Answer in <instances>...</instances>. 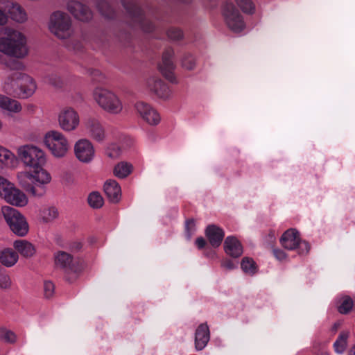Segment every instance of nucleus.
Listing matches in <instances>:
<instances>
[{"label":"nucleus","mask_w":355,"mask_h":355,"mask_svg":"<svg viewBox=\"0 0 355 355\" xmlns=\"http://www.w3.org/2000/svg\"><path fill=\"white\" fill-rule=\"evenodd\" d=\"M4 200L7 203L17 207H25L28 202L26 194L15 186L13 187Z\"/></svg>","instance_id":"18"},{"label":"nucleus","mask_w":355,"mask_h":355,"mask_svg":"<svg viewBox=\"0 0 355 355\" xmlns=\"http://www.w3.org/2000/svg\"><path fill=\"white\" fill-rule=\"evenodd\" d=\"M0 53L17 59L28 53L27 39L21 31L10 27L0 29Z\"/></svg>","instance_id":"2"},{"label":"nucleus","mask_w":355,"mask_h":355,"mask_svg":"<svg viewBox=\"0 0 355 355\" xmlns=\"http://www.w3.org/2000/svg\"><path fill=\"white\" fill-rule=\"evenodd\" d=\"M58 122L63 131L70 132L76 130L80 125V115L74 108L65 107L59 112Z\"/></svg>","instance_id":"8"},{"label":"nucleus","mask_w":355,"mask_h":355,"mask_svg":"<svg viewBox=\"0 0 355 355\" xmlns=\"http://www.w3.org/2000/svg\"><path fill=\"white\" fill-rule=\"evenodd\" d=\"M55 291V286L53 282L50 281H46L44 284V295L46 298H51L53 294Z\"/></svg>","instance_id":"43"},{"label":"nucleus","mask_w":355,"mask_h":355,"mask_svg":"<svg viewBox=\"0 0 355 355\" xmlns=\"http://www.w3.org/2000/svg\"><path fill=\"white\" fill-rule=\"evenodd\" d=\"M13 246L21 256L26 258L33 257L35 253L34 245L26 240H17Z\"/></svg>","instance_id":"27"},{"label":"nucleus","mask_w":355,"mask_h":355,"mask_svg":"<svg viewBox=\"0 0 355 355\" xmlns=\"http://www.w3.org/2000/svg\"><path fill=\"white\" fill-rule=\"evenodd\" d=\"M146 88L153 95L163 100H168L171 96L168 86L159 78L152 76L146 80Z\"/></svg>","instance_id":"11"},{"label":"nucleus","mask_w":355,"mask_h":355,"mask_svg":"<svg viewBox=\"0 0 355 355\" xmlns=\"http://www.w3.org/2000/svg\"><path fill=\"white\" fill-rule=\"evenodd\" d=\"M133 166L131 164L126 162L118 163L114 168V175L119 178H125L132 171Z\"/></svg>","instance_id":"30"},{"label":"nucleus","mask_w":355,"mask_h":355,"mask_svg":"<svg viewBox=\"0 0 355 355\" xmlns=\"http://www.w3.org/2000/svg\"><path fill=\"white\" fill-rule=\"evenodd\" d=\"M322 355H329V354L327 352H324V353H322Z\"/></svg>","instance_id":"58"},{"label":"nucleus","mask_w":355,"mask_h":355,"mask_svg":"<svg viewBox=\"0 0 355 355\" xmlns=\"http://www.w3.org/2000/svg\"><path fill=\"white\" fill-rule=\"evenodd\" d=\"M225 253L232 257H239L243 253V247L240 241L234 236H227L224 242Z\"/></svg>","instance_id":"24"},{"label":"nucleus","mask_w":355,"mask_h":355,"mask_svg":"<svg viewBox=\"0 0 355 355\" xmlns=\"http://www.w3.org/2000/svg\"><path fill=\"white\" fill-rule=\"evenodd\" d=\"M99 11L107 17H110V6L106 1H101L98 4Z\"/></svg>","instance_id":"44"},{"label":"nucleus","mask_w":355,"mask_h":355,"mask_svg":"<svg viewBox=\"0 0 355 355\" xmlns=\"http://www.w3.org/2000/svg\"><path fill=\"white\" fill-rule=\"evenodd\" d=\"M0 340L7 343H14L16 341V336L12 331L0 327Z\"/></svg>","instance_id":"38"},{"label":"nucleus","mask_w":355,"mask_h":355,"mask_svg":"<svg viewBox=\"0 0 355 355\" xmlns=\"http://www.w3.org/2000/svg\"><path fill=\"white\" fill-rule=\"evenodd\" d=\"M58 215V211L55 207H46L40 211V219L44 223H49L55 220Z\"/></svg>","instance_id":"31"},{"label":"nucleus","mask_w":355,"mask_h":355,"mask_svg":"<svg viewBox=\"0 0 355 355\" xmlns=\"http://www.w3.org/2000/svg\"><path fill=\"white\" fill-rule=\"evenodd\" d=\"M43 142L51 155L56 158L64 157L70 148L68 139L58 130H50L46 132Z\"/></svg>","instance_id":"4"},{"label":"nucleus","mask_w":355,"mask_h":355,"mask_svg":"<svg viewBox=\"0 0 355 355\" xmlns=\"http://www.w3.org/2000/svg\"><path fill=\"white\" fill-rule=\"evenodd\" d=\"M236 6L243 13L252 15L255 12V5L252 0H234Z\"/></svg>","instance_id":"33"},{"label":"nucleus","mask_w":355,"mask_h":355,"mask_svg":"<svg viewBox=\"0 0 355 355\" xmlns=\"http://www.w3.org/2000/svg\"><path fill=\"white\" fill-rule=\"evenodd\" d=\"M104 191L110 201L118 202L121 197V189L119 184L114 180H107L104 184Z\"/></svg>","instance_id":"25"},{"label":"nucleus","mask_w":355,"mask_h":355,"mask_svg":"<svg viewBox=\"0 0 355 355\" xmlns=\"http://www.w3.org/2000/svg\"><path fill=\"white\" fill-rule=\"evenodd\" d=\"M92 96L95 102L105 112L112 114H119L122 112V101L113 91L97 87L94 89Z\"/></svg>","instance_id":"3"},{"label":"nucleus","mask_w":355,"mask_h":355,"mask_svg":"<svg viewBox=\"0 0 355 355\" xmlns=\"http://www.w3.org/2000/svg\"><path fill=\"white\" fill-rule=\"evenodd\" d=\"M338 327H339V324L336 323V324H334V329H335V330H336V329H337V328H338Z\"/></svg>","instance_id":"57"},{"label":"nucleus","mask_w":355,"mask_h":355,"mask_svg":"<svg viewBox=\"0 0 355 355\" xmlns=\"http://www.w3.org/2000/svg\"><path fill=\"white\" fill-rule=\"evenodd\" d=\"M11 284L12 282L10 276L5 272H0V288L9 289Z\"/></svg>","instance_id":"41"},{"label":"nucleus","mask_w":355,"mask_h":355,"mask_svg":"<svg viewBox=\"0 0 355 355\" xmlns=\"http://www.w3.org/2000/svg\"><path fill=\"white\" fill-rule=\"evenodd\" d=\"M349 354V355H355V345L352 347Z\"/></svg>","instance_id":"54"},{"label":"nucleus","mask_w":355,"mask_h":355,"mask_svg":"<svg viewBox=\"0 0 355 355\" xmlns=\"http://www.w3.org/2000/svg\"><path fill=\"white\" fill-rule=\"evenodd\" d=\"M205 234L211 246L218 248L222 243L225 232L220 227L215 225H209L206 228Z\"/></svg>","instance_id":"22"},{"label":"nucleus","mask_w":355,"mask_h":355,"mask_svg":"<svg viewBox=\"0 0 355 355\" xmlns=\"http://www.w3.org/2000/svg\"><path fill=\"white\" fill-rule=\"evenodd\" d=\"M17 157L25 167L33 169L17 173L18 185L31 196H44L46 186L52 179L50 173L44 168L47 160L44 150L35 144H24L17 148Z\"/></svg>","instance_id":"1"},{"label":"nucleus","mask_w":355,"mask_h":355,"mask_svg":"<svg viewBox=\"0 0 355 355\" xmlns=\"http://www.w3.org/2000/svg\"><path fill=\"white\" fill-rule=\"evenodd\" d=\"M0 63L5 64L8 68H9L11 70L19 71L24 68V66L22 62L17 60L6 61V60L1 55H0Z\"/></svg>","instance_id":"39"},{"label":"nucleus","mask_w":355,"mask_h":355,"mask_svg":"<svg viewBox=\"0 0 355 355\" xmlns=\"http://www.w3.org/2000/svg\"><path fill=\"white\" fill-rule=\"evenodd\" d=\"M14 186L12 182L0 175V198L5 200Z\"/></svg>","instance_id":"34"},{"label":"nucleus","mask_w":355,"mask_h":355,"mask_svg":"<svg viewBox=\"0 0 355 355\" xmlns=\"http://www.w3.org/2000/svg\"><path fill=\"white\" fill-rule=\"evenodd\" d=\"M91 76L94 81L98 83H103L105 80V75L98 69H93Z\"/></svg>","instance_id":"45"},{"label":"nucleus","mask_w":355,"mask_h":355,"mask_svg":"<svg viewBox=\"0 0 355 355\" xmlns=\"http://www.w3.org/2000/svg\"><path fill=\"white\" fill-rule=\"evenodd\" d=\"M300 239L298 232L294 229H289L283 234L280 242L284 248L293 250L297 249Z\"/></svg>","instance_id":"23"},{"label":"nucleus","mask_w":355,"mask_h":355,"mask_svg":"<svg viewBox=\"0 0 355 355\" xmlns=\"http://www.w3.org/2000/svg\"><path fill=\"white\" fill-rule=\"evenodd\" d=\"M49 29L52 33L60 39H66L73 34L71 21L69 15L57 11L50 18Z\"/></svg>","instance_id":"7"},{"label":"nucleus","mask_w":355,"mask_h":355,"mask_svg":"<svg viewBox=\"0 0 355 355\" xmlns=\"http://www.w3.org/2000/svg\"><path fill=\"white\" fill-rule=\"evenodd\" d=\"M21 74L19 71H15L6 78L3 84V89L8 94L18 97Z\"/></svg>","instance_id":"19"},{"label":"nucleus","mask_w":355,"mask_h":355,"mask_svg":"<svg viewBox=\"0 0 355 355\" xmlns=\"http://www.w3.org/2000/svg\"><path fill=\"white\" fill-rule=\"evenodd\" d=\"M182 66L187 70H193L196 66L193 56L190 53H185L182 59Z\"/></svg>","instance_id":"40"},{"label":"nucleus","mask_w":355,"mask_h":355,"mask_svg":"<svg viewBox=\"0 0 355 355\" xmlns=\"http://www.w3.org/2000/svg\"><path fill=\"white\" fill-rule=\"evenodd\" d=\"M353 306V300L351 297L346 296L341 299L340 304L338 307V311L341 314H347L352 309Z\"/></svg>","instance_id":"36"},{"label":"nucleus","mask_w":355,"mask_h":355,"mask_svg":"<svg viewBox=\"0 0 355 355\" xmlns=\"http://www.w3.org/2000/svg\"><path fill=\"white\" fill-rule=\"evenodd\" d=\"M221 266H222V267H223L227 270H232L235 268L234 264L230 259H226V260L223 261V262L221 263Z\"/></svg>","instance_id":"50"},{"label":"nucleus","mask_w":355,"mask_h":355,"mask_svg":"<svg viewBox=\"0 0 355 355\" xmlns=\"http://www.w3.org/2000/svg\"><path fill=\"white\" fill-rule=\"evenodd\" d=\"M19 165L17 155L8 148L0 145V169L14 170Z\"/></svg>","instance_id":"14"},{"label":"nucleus","mask_w":355,"mask_h":355,"mask_svg":"<svg viewBox=\"0 0 355 355\" xmlns=\"http://www.w3.org/2000/svg\"><path fill=\"white\" fill-rule=\"evenodd\" d=\"M5 207H10V206H0V223L2 221L3 218H4V208Z\"/></svg>","instance_id":"53"},{"label":"nucleus","mask_w":355,"mask_h":355,"mask_svg":"<svg viewBox=\"0 0 355 355\" xmlns=\"http://www.w3.org/2000/svg\"><path fill=\"white\" fill-rule=\"evenodd\" d=\"M0 107L14 113H18L21 110V105L17 101L1 94H0Z\"/></svg>","instance_id":"29"},{"label":"nucleus","mask_w":355,"mask_h":355,"mask_svg":"<svg viewBox=\"0 0 355 355\" xmlns=\"http://www.w3.org/2000/svg\"><path fill=\"white\" fill-rule=\"evenodd\" d=\"M269 236L271 237V239H275V232H271Z\"/></svg>","instance_id":"55"},{"label":"nucleus","mask_w":355,"mask_h":355,"mask_svg":"<svg viewBox=\"0 0 355 355\" xmlns=\"http://www.w3.org/2000/svg\"><path fill=\"white\" fill-rule=\"evenodd\" d=\"M69 11L78 20L85 21L89 20L92 17L90 10L82 3L71 1L67 5Z\"/></svg>","instance_id":"16"},{"label":"nucleus","mask_w":355,"mask_h":355,"mask_svg":"<svg viewBox=\"0 0 355 355\" xmlns=\"http://www.w3.org/2000/svg\"><path fill=\"white\" fill-rule=\"evenodd\" d=\"M8 22V16L4 11L0 9V26H3Z\"/></svg>","instance_id":"51"},{"label":"nucleus","mask_w":355,"mask_h":355,"mask_svg":"<svg viewBox=\"0 0 355 355\" xmlns=\"http://www.w3.org/2000/svg\"><path fill=\"white\" fill-rule=\"evenodd\" d=\"M210 339V332L206 323L200 324L195 333V347L197 350L203 349Z\"/></svg>","instance_id":"20"},{"label":"nucleus","mask_w":355,"mask_h":355,"mask_svg":"<svg viewBox=\"0 0 355 355\" xmlns=\"http://www.w3.org/2000/svg\"><path fill=\"white\" fill-rule=\"evenodd\" d=\"M18 97L26 98L31 96L37 89L35 80L26 74H21Z\"/></svg>","instance_id":"17"},{"label":"nucleus","mask_w":355,"mask_h":355,"mask_svg":"<svg viewBox=\"0 0 355 355\" xmlns=\"http://www.w3.org/2000/svg\"><path fill=\"white\" fill-rule=\"evenodd\" d=\"M18 259V254L10 248H6L0 252V262L6 267L14 266Z\"/></svg>","instance_id":"28"},{"label":"nucleus","mask_w":355,"mask_h":355,"mask_svg":"<svg viewBox=\"0 0 355 355\" xmlns=\"http://www.w3.org/2000/svg\"><path fill=\"white\" fill-rule=\"evenodd\" d=\"M222 16L225 26L230 31L239 33L245 30L246 24L244 17L233 2L227 1L223 3Z\"/></svg>","instance_id":"5"},{"label":"nucleus","mask_w":355,"mask_h":355,"mask_svg":"<svg viewBox=\"0 0 355 355\" xmlns=\"http://www.w3.org/2000/svg\"><path fill=\"white\" fill-rule=\"evenodd\" d=\"M173 50L171 48L166 49L163 53L162 63L159 64L161 73L170 80H172L173 78V71L175 69L173 61Z\"/></svg>","instance_id":"15"},{"label":"nucleus","mask_w":355,"mask_h":355,"mask_svg":"<svg viewBox=\"0 0 355 355\" xmlns=\"http://www.w3.org/2000/svg\"><path fill=\"white\" fill-rule=\"evenodd\" d=\"M242 270L248 274L254 275L257 272V265L254 260L249 257H244L241 263Z\"/></svg>","instance_id":"35"},{"label":"nucleus","mask_w":355,"mask_h":355,"mask_svg":"<svg viewBox=\"0 0 355 355\" xmlns=\"http://www.w3.org/2000/svg\"><path fill=\"white\" fill-rule=\"evenodd\" d=\"M85 129L89 137L98 142L106 139L105 129L101 122L94 118H89L85 122Z\"/></svg>","instance_id":"13"},{"label":"nucleus","mask_w":355,"mask_h":355,"mask_svg":"<svg viewBox=\"0 0 355 355\" xmlns=\"http://www.w3.org/2000/svg\"><path fill=\"white\" fill-rule=\"evenodd\" d=\"M88 203L93 208H100L103 205V199L98 192H92L88 196Z\"/></svg>","instance_id":"37"},{"label":"nucleus","mask_w":355,"mask_h":355,"mask_svg":"<svg viewBox=\"0 0 355 355\" xmlns=\"http://www.w3.org/2000/svg\"><path fill=\"white\" fill-rule=\"evenodd\" d=\"M273 254L278 260L280 261L285 259L286 257L285 252L279 249H274Z\"/></svg>","instance_id":"49"},{"label":"nucleus","mask_w":355,"mask_h":355,"mask_svg":"<svg viewBox=\"0 0 355 355\" xmlns=\"http://www.w3.org/2000/svg\"><path fill=\"white\" fill-rule=\"evenodd\" d=\"M120 153V149L116 146H113L107 150V155L111 158H116Z\"/></svg>","instance_id":"47"},{"label":"nucleus","mask_w":355,"mask_h":355,"mask_svg":"<svg viewBox=\"0 0 355 355\" xmlns=\"http://www.w3.org/2000/svg\"><path fill=\"white\" fill-rule=\"evenodd\" d=\"M186 229L189 234V237L191 236V233L195 230V221L193 220H189L186 223Z\"/></svg>","instance_id":"48"},{"label":"nucleus","mask_w":355,"mask_h":355,"mask_svg":"<svg viewBox=\"0 0 355 355\" xmlns=\"http://www.w3.org/2000/svg\"><path fill=\"white\" fill-rule=\"evenodd\" d=\"M349 331H345L340 333L337 340L334 344V347L338 354H342L346 349Z\"/></svg>","instance_id":"32"},{"label":"nucleus","mask_w":355,"mask_h":355,"mask_svg":"<svg viewBox=\"0 0 355 355\" xmlns=\"http://www.w3.org/2000/svg\"><path fill=\"white\" fill-rule=\"evenodd\" d=\"M54 263L58 269L64 272H77L72 255L67 252L59 250L54 253Z\"/></svg>","instance_id":"12"},{"label":"nucleus","mask_w":355,"mask_h":355,"mask_svg":"<svg viewBox=\"0 0 355 355\" xmlns=\"http://www.w3.org/2000/svg\"><path fill=\"white\" fill-rule=\"evenodd\" d=\"M297 248L300 254H307L310 250L309 244L304 241L300 239L299 244H297Z\"/></svg>","instance_id":"46"},{"label":"nucleus","mask_w":355,"mask_h":355,"mask_svg":"<svg viewBox=\"0 0 355 355\" xmlns=\"http://www.w3.org/2000/svg\"><path fill=\"white\" fill-rule=\"evenodd\" d=\"M167 35L173 40H179L183 37L182 31L177 28H171L168 29L167 31Z\"/></svg>","instance_id":"42"},{"label":"nucleus","mask_w":355,"mask_h":355,"mask_svg":"<svg viewBox=\"0 0 355 355\" xmlns=\"http://www.w3.org/2000/svg\"><path fill=\"white\" fill-rule=\"evenodd\" d=\"M4 219L11 232L15 235L23 237L28 234L29 225L26 217L13 207H5Z\"/></svg>","instance_id":"6"},{"label":"nucleus","mask_w":355,"mask_h":355,"mask_svg":"<svg viewBox=\"0 0 355 355\" xmlns=\"http://www.w3.org/2000/svg\"><path fill=\"white\" fill-rule=\"evenodd\" d=\"M137 114L148 124L157 125L161 121L158 112L150 104L139 101L135 105Z\"/></svg>","instance_id":"10"},{"label":"nucleus","mask_w":355,"mask_h":355,"mask_svg":"<svg viewBox=\"0 0 355 355\" xmlns=\"http://www.w3.org/2000/svg\"><path fill=\"white\" fill-rule=\"evenodd\" d=\"M6 10L11 19L17 23H24L28 19V15L25 9L18 3H8L6 6Z\"/></svg>","instance_id":"21"},{"label":"nucleus","mask_w":355,"mask_h":355,"mask_svg":"<svg viewBox=\"0 0 355 355\" xmlns=\"http://www.w3.org/2000/svg\"><path fill=\"white\" fill-rule=\"evenodd\" d=\"M3 127V123H2L1 120L0 119V131L2 130Z\"/></svg>","instance_id":"56"},{"label":"nucleus","mask_w":355,"mask_h":355,"mask_svg":"<svg viewBox=\"0 0 355 355\" xmlns=\"http://www.w3.org/2000/svg\"><path fill=\"white\" fill-rule=\"evenodd\" d=\"M123 5L125 9L130 12V14L135 18L139 21L141 24L142 28L144 31L150 32L153 29V26L151 24H149L148 27H146L144 26V19L143 18V11L141 9L135 4L133 2L130 1V3H127L125 1H123Z\"/></svg>","instance_id":"26"},{"label":"nucleus","mask_w":355,"mask_h":355,"mask_svg":"<svg viewBox=\"0 0 355 355\" xmlns=\"http://www.w3.org/2000/svg\"><path fill=\"white\" fill-rule=\"evenodd\" d=\"M196 244L199 249H201L205 247L206 241L202 237H198L196 240Z\"/></svg>","instance_id":"52"},{"label":"nucleus","mask_w":355,"mask_h":355,"mask_svg":"<svg viewBox=\"0 0 355 355\" xmlns=\"http://www.w3.org/2000/svg\"><path fill=\"white\" fill-rule=\"evenodd\" d=\"M74 154L80 162H91L95 156V149L93 144L87 139L78 140L74 145Z\"/></svg>","instance_id":"9"}]
</instances>
